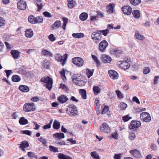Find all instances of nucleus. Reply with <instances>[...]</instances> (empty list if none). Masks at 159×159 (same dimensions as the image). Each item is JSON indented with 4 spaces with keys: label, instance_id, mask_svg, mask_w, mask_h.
<instances>
[{
    "label": "nucleus",
    "instance_id": "obj_5",
    "mask_svg": "<svg viewBox=\"0 0 159 159\" xmlns=\"http://www.w3.org/2000/svg\"><path fill=\"white\" fill-rule=\"evenodd\" d=\"M92 39L96 44H98L102 39V35L98 32H93L91 35Z\"/></svg>",
    "mask_w": 159,
    "mask_h": 159
},
{
    "label": "nucleus",
    "instance_id": "obj_56",
    "mask_svg": "<svg viewBox=\"0 0 159 159\" xmlns=\"http://www.w3.org/2000/svg\"><path fill=\"white\" fill-rule=\"evenodd\" d=\"M150 69L148 67H145L143 70V73L144 74H147L150 72Z\"/></svg>",
    "mask_w": 159,
    "mask_h": 159
},
{
    "label": "nucleus",
    "instance_id": "obj_53",
    "mask_svg": "<svg viewBox=\"0 0 159 159\" xmlns=\"http://www.w3.org/2000/svg\"><path fill=\"white\" fill-rule=\"evenodd\" d=\"M131 119V117H130L128 115L122 117V119L125 122Z\"/></svg>",
    "mask_w": 159,
    "mask_h": 159
},
{
    "label": "nucleus",
    "instance_id": "obj_46",
    "mask_svg": "<svg viewBox=\"0 0 159 159\" xmlns=\"http://www.w3.org/2000/svg\"><path fill=\"white\" fill-rule=\"evenodd\" d=\"M136 136L134 133H129V138L131 140H134L135 139Z\"/></svg>",
    "mask_w": 159,
    "mask_h": 159
},
{
    "label": "nucleus",
    "instance_id": "obj_59",
    "mask_svg": "<svg viewBox=\"0 0 159 159\" xmlns=\"http://www.w3.org/2000/svg\"><path fill=\"white\" fill-rule=\"evenodd\" d=\"M88 77L89 78L93 75V71L90 70H88V72L87 73Z\"/></svg>",
    "mask_w": 159,
    "mask_h": 159
},
{
    "label": "nucleus",
    "instance_id": "obj_57",
    "mask_svg": "<svg viewBox=\"0 0 159 159\" xmlns=\"http://www.w3.org/2000/svg\"><path fill=\"white\" fill-rule=\"evenodd\" d=\"M48 39L50 41L52 42L54 41L56 39V38L53 34H51L49 35Z\"/></svg>",
    "mask_w": 159,
    "mask_h": 159
},
{
    "label": "nucleus",
    "instance_id": "obj_30",
    "mask_svg": "<svg viewBox=\"0 0 159 159\" xmlns=\"http://www.w3.org/2000/svg\"><path fill=\"white\" fill-rule=\"evenodd\" d=\"M19 123L21 125H25L28 124V121L24 117H22L20 119Z\"/></svg>",
    "mask_w": 159,
    "mask_h": 159
},
{
    "label": "nucleus",
    "instance_id": "obj_1",
    "mask_svg": "<svg viewBox=\"0 0 159 159\" xmlns=\"http://www.w3.org/2000/svg\"><path fill=\"white\" fill-rule=\"evenodd\" d=\"M72 79L74 83L80 86H84L86 83L85 77L80 74H74L72 77Z\"/></svg>",
    "mask_w": 159,
    "mask_h": 159
},
{
    "label": "nucleus",
    "instance_id": "obj_20",
    "mask_svg": "<svg viewBox=\"0 0 159 159\" xmlns=\"http://www.w3.org/2000/svg\"><path fill=\"white\" fill-rule=\"evenodd\" d=\"M130 152L132 155L136 157H139L140 155V152L136 149L131 150L130 151Z\"/></svg>",
    "mask_w": 159,
    "mask_h": 159
},
{
    "label": "nucleus",
    "instance_id": "obj_50",
    "mask_svg": "<svg viewBox=\"0 0 159 159\" xmlns=\"http://www.w3.org/2000/svg\"><path fill=\"white\" fill-rule=\"evenodd\" d=\"M38 140L44 145L48 143L46 139L43 138L42 137H41L40 138H39Z\"/></svg>",
    "mask_w": 159,
    "mask_h": 159
},
{
    "label": "nucleus",
    "instance_id": "obj_11",
    "mask_svg": "<svg viewBox=\"0 0 159 159\" xmlns=\"http://www.w3.org/2000/svg\"><path fill=\"white\" fill-rule=\"evenodd\" d=\"M140 126L141 123L139 121L132 120L131 122L130 125L129 126V128L130 129L134 130Z\"/></svg>",
    "mask_w": 159,
    "mask_h": 159
},
{
    "label": "nucleus",
    "instance_id": "obj_48",
    "mask_svg": "<svg viewBox=\"0 0 159 159\" xmlns=\"http://www.w3.org/2000/svg\"><path fill=\"white\" fill-rule=\"evenodd\" d=\"M43 19L41 16H38L36 17L35 23H40L43 22Z\"/></svg>",
    "mask_w": 159,
    "mask_h": 159
},
{
    "label": "nucleus",
    "instance_id": "obj_38",
    "mask_svg": "<svg viewBox=\"0 0 159 159\" xmlns=\"http://www.w3.org/2000/svg\"><path fill=\"white\" fill-rule=\"evenodd\" d=\"M72 36L76 38H80L84 36V34L81 33H74L72 34Z\"/></svg>",
    "mask_w": 159,
    "mask_h": 159
},
{
    "label": "nucleus",
    "instance_id": "obj_6",
    "mask_svg": "<svg viewBox=\"0 0 159 159\" xmlns=\"http://www.w3.org/2000/svg\"><path fill=\"white\" fill-rule=\"evenodd\" d=\"M72 62L78 66H82L84 63V61L80 57H76L72 59Z\"/></svg>",
    "mask_w": 159,
    "mask_h": 159
},
{
    "label": "nucleus",
    "instance_id": "obj_55",
    "mask_svg": "<svg viewBox=\"0 0 159 159\" xmlns=\"http://www.w3.org/2000/svg\"><path fill=\"white\" fill-rule=\"evenodd\" d=\"M18 114L19 112H13L11 115L12 118L14 119H16L18 117Z\"/></svg>",
    "mask_w": 159,
    "mask_h": 159
},
{
    "label": "nucleus",
    "instance_id": "obj_15",
    "mask_svg": "<svg viewBox=\"0 0 159 159\" xmlns=\"http://www.w3.org/2000/svg\"><path fill=\"white\" fill-rule=\"evenodd\" d=\"M108 74L110 77L113 79H117L118 77V74L114 70H110Z\"/></svg>",
    "mask_w": 159,
    "mask_h": 159
},
{
    "label": "nucleus",
    "instance_id": "obj_41",
    "mask_svg": "<svg viewBox=\"0 0 159 159\" xmlns=\"http://www.w3.org/2000/svg\"><path fill=\"white\" fill-rule=\"evenodd\" d=\"M92 57L94 61L96 63L97 66L100 65V61L97 57L94 55H92Z\"/></svg>",
    "mask_w": 159,
    "mask_h": 159
},
{
    "label": "nucleus",
    "instance_id": "obj_19",
    "mask_svg": "<svg viewBox=\"0 0 159 159\" xmlns=\"http://www.w3.org/2000/svg\"><path fill=\"white\" fill-rule=\"evenodd\" d=\"M29 144L27 141H24L21 142L20 146V148L22 149V151H25V148H27L29 147Z\"/></svg>",
    "mask_w": 159,
    "mask_h": 159
},
{
    "label": "nucleus",
    "instance_id": "obj_21",
    "mask_svg": "<svg viewBox=\"0 0 159 159\" xmlns=\"http://www.w3.org/2000/svg\"><path fill=\"white\" fill-rule=\"evenodd\" d=\"M33 34V32L31 29H27L25 31V35L27 38H31Z\"/></svg>",
    "mask_w": 159,
    "mask_h": 159
},
{
    "label": "nucleus",
    "instance_id": "obj_45",
    "mask_svg": "<svg viewBox=\"0 0 159 159\" xmlns=\"http://www.w3.org/2000/svg\"><path fill=\"white\" fill-rule=\"evenodd\" d=\"M49 150L51 152H58V148L51 145L49 146Z\"/></svg>",
    "mask_w": 159,
    "mask_h": 159
},
{
    "label": "nucleus",
    "instance_id": "obj_8",
    "mask_svg": "<svg viewBox=\"0 0 159 159\" xmlns=\"http://www.w3.org/2000/svg\"><path fill=\"white\" fill-rule=\"evenodd\" d=\"M140 119L143 121L146 122H149L151 120L149 114L146 112H143L141 114Z\"/></svg>",
    "mask_w": 159,
    "mask_h": 159
},
{
    "label": "nucleus",
    "instance_id": "obj_43",
    "mask_svg": "<svg viewBox=\"0 0 159 159\" xmlns=\"http://www.w3.org/2000/svg\"><path fill=\"white\" fill-rule=\"evenodd\" d=\"M49 63L48 61L45 60L43 61L42 66L44 68L48 69L49 68Z\"/></svg>",
    "mask_w": 159,
    "mask_h": 159
},
{
    "label": "nucleus",
    "instance_id": "obj_26",
    "mask_svg": "<svg viewBox=\"0 0 159 159\" xmlns=\"http://www.w3.org/2000/svg\"><path fill=\"white\" fill-rule=\"evenodd\" d=\"M68 6L70 8H72L76 5V3L73 0H68Z\"/></svg>",
    "mask_w": 159,
    "mask_h": 159
},
{
    "label": "nucleus",
    "instance_id": "obj_36",
    "mask_svg": "<svg viewBox=\"0 0 159 159\" xmlns=\"http://www.w3.org/2000/svg\"><path fill=\"white\" fill-rule=\"evenodd\" d=\"M42 54L45 56H52V53L47 50H43L41 52Z\"/></svg>",
    "mask_w": 159,
    "mask_h": 159
},
{
    "label": "nucleus",
    "instance_id": "obj_64",
    "mask_svg": "<svg viewBox=\"0 0 159 159\" xmlns=\"http://www.w3.org/2000/svg\"><path fill=\"white\" fill-rule=\"evenodd\" d=\"M151 148L152 149L156 150H157V146L153 143L151 144Z\"/></svg>",
    "mask_w": 159,
    "mask_h": 159
},
{
    "label": "nucleus",
    "instance_id": "obj_52",
    "mask_svg": "<svg viewBox=\"0 0 159 159\" xmlns=\"http://www.w3.org/2000/svg\"><path fill=\"white\" fill-rule=\"evenodd\" d=\"M59 88L64 89L65 91H67L68 90L67 87L66 85L63 84H60Z\"/></svg>",
    "mask_w": 159,
    "mask_h": 159
},
{
    "label": "nucleus",
    "instance_id": "obj_61",
    "mask_svg": "<svg viewBox=\"0 0 159 159\" xmlns=\"http://www.w3.org/2000/svg\"><path fill=\"white\" fill-rule=\"evenodd\" d=\"M43 14L46 17H51L52 16L51 15L50 13L47 11L44 12L43 13Z\"/></svg>",
    "mask_w": 159,
    "mask_h": 159
},
{
    "label": "nucleus",
    "instance_id": "obj_4",
    "mask_svg": "<svg viewBox=\"0 0 159 159\" xmlns=\"http://www.w3.org/2000/svg\"><path fill=\"white\" fill-rule=\"evenodd\" d=\"M35 109L34 104L32 102L26 103L23 107V110L27 112L33 111Z\"/></svg>",
    "mask_w": 159,
    "mask_h": 159
},
{
    "label": "nucleus",
    "instance_id": "obj_14",
    "mask_svg": "<svg viewBox=\"0 0 159 159\" xmlns=\"http://www.w3.org/2000/svg\"><path fill=\"white\" fill-rule=\"evenodd\" d=\"M101 131L108 133L110 131V129L108 125L106 123H103L100 127Z\"/></svg>",
    "mask_w": 159,
    "mask_h": 159
},
{
    "label": "nucleus",
    "instance_id": "obj_33",
    "mask_svg": "<svg viewBox=\"0 0 159 159\" xmlns=\"http://www.w3.org/2000/svg\"><path fill=\"white\" fill-rule=\"evenodd\" d=\"M12 80L15 82H18L21 80L20 76L17 75H15L13 76L11 78Z\"/></svg>",
    "mask_w": 159,
    "mask_h": 159
},
{
    "label": "nucleus",
    "instance_id": "obj_51",
    "mask_svg": "<svg viewBox=\"0 0 159 159\" xmlns=\"http://www.w3.org/2000/svg\"><path fill=\"white\" fill-rule=\"evenodd\" d=\"M116 92L118 98H123V94L121 93V92L119 90H116Z\"/></svg>",
    "mask_w": 159,
    "mask_h": 159
},
{
    "label": "nucleus",
    "instance_id": "obj_16",
    "mask_svg": "<svg viewBox=\"0 0 159 159\" xmlns=\"http://www.w3.org/2000/svg\"><path fill=\"white\" fill-rule=\"evenodd\" d=\"M68 98L65 95H61L57 98L58 102L61 103H63L68 100Z\"/></svg>",
    "mask_w": 159,
    "mask_h": 159
},
{
    "label": "nucleus",
    "instance_id": "obj_58",
    "mask_svg": "<svg viewBox=\"0 0 159 159\" xmlns=\"http://www.w3.org/2000/svg\"><path fill=\"white\" fill-rule=\"evenodd\" d=\"M66 155L62 153H59L58 157L59 159H65Z\"/></svg>",
    "mask_w": 159,
    "mask_h": 159
},
{
    "label": "nucleus",
    "instance_id": "obj_22",
    "mask_svg": "<svg viewBox=\"0 0 159 159\" xmlns=\"http://www.w3.org/2000/svg\"><path fill=\"white\" fill-rule=\"evenodd\" d=\"M53 137L58 139H61L64 138L65 137V135L63 133H59L54 134Z\"/></svg>",
    "mask_w": 159,
    "mask_h": 159
},
{
    "label": "nucleus",
    "instance_id": "obj_3",
    "mask_svg": "<svg viewBox=\"0 0 159 159\" xmlns=\"http://www.w3.org/2000/svg\"><path fill=\"white\" fill-rule=\"evenodd\" d=\"M66 111L69 115L75 116L77 114L78 111L77 107L74 105H70L66 109Z\"/></svg>",
    "mask_w": 159,
    "mask_h": 159
},
{
    "label": "nucleus",
    "instance_id": "obj_39",
    "mask_svg": "<svg viewBox=\"0 0 159 159\" xmlns=\"http://www.w3.org/2000/svg\"><path fill=\"white\" fill-rule=\"evenodd\" d=\"M93 91L94 92V93H99L101 91L100 88L98 86H94L93 88Z\"/></svg>",
    "mask_w": 159,
    "mask_h": 159
},
{
    "label": "nucleus",
    "instance_id": "obj_13",
    "mask_svg": "<svg viewBox=\"0 0 159 159\" xmlns=\"http://www.w3.org/2000/svg\"><path fill=\"white\" fill-rule=\"evenodd\" d=\"M120 62V64L119 63V65H120V67L123 69L126 70L128 69L130 67L129 63L126 61H123L122 62H119V63Z\"/></svg>",
    "mask_w": 159,
    "mask_h": 159
},
{
    "label": "nucleus",
    "instance_id": "obj_54",
    "mask_svg": "<svg viewBox=\"0 0 159 159\" xmlns=\"http://www.w3.org/2000/svg\"><path fill=\"white\" fill-rule=\"evenodd\" d=\"M21 132L22 134H25L29 136L31 135V132L28 130H22L21 131Z\"/></svg>",
    "mask_w": 159,
    "mask_h": 159
},
{
    "label": "nucleus",
    "instance_id": "obj_63",
    "mask_svg": "<svg viewBox=\"0 0 159 159\" xmlns=\"http://www.w3.org/2000/svg\"><path fill=\"white\" fill-rule=\"evenodd\" d=\"M121 154H115L114 157L115 159H120Z\"/></svg>",
    "mask_w": 159,
    "mask_h": 159
},
{
    "label": "nucleus",
    "instance_id": "obj_10",
    "mask_svg": "<svg viewBox=\"0 0 159 159\" xmlns=\"http://www.w3.org/2000/svg\"><path fill=\"white\" fill-rule=\"evenodd\" d=\"M17 8L20 10H25L26 8V2L23 0H20L17 3Z\"/></svg>",
    "mask_w": 159,
    "mask_h": 159
},
{
    "label": "nucleus",
    "instance_id": "obj_31",
    "mask_svg": "<svg viewBox=\"0 0 159 159\" xmlns=\"http://www.w3.org/2000/svg\"><path fill=\"white\" fill-rule=\"evenodd\" d=\"M28 20L29 22L32 24H35L36 17L33 15L29 16L28 18Z\"/></svg>",
    "mask_w": 159,
    "mask_h": 159
},
{
    "label": "nucleus",
    "instance_id": "obj_34",
    "mask_svg": "<svg viewBox=\"0 0 159 159\" xmlns=\"http://www.w3.org/2000/svg\"><path fill=\"white\" fill-rule=\"evenodd\" d=\"M61 26V22L60 20L56 21L52 25L53 28H58Z\"/></svg>",
    "mask_w": 159,
    "mask_h": 159
},
{
    "label": "nucleus",
    "instance_id": "obj_42",
    "mask_svg": "<svg viewBox=\"0 0 159 159\" xmlns=\"http://www.w3.org/2000/svg\"><path fill=\"white\" fill-rule=\"evenodd\" d=\"M62 19L63 21V24L62 26V28L64 30H65L66 24L68 23V19L66 17H63L62 18Z\"/></svg>",
    "mask_w": 159,
    "mask_h": 159
},
{
    "label": "nucleus",
    "instance_id": "obj_60",
    "mask_svg": "<svg viewBox=\"0 0 159 159\" xmlns=\"http://www.w3.org/2000/svg\"><path fill=\"white\" fill-rule=\"evenodd\" d=\"M39 100V98L38 97H33L31 98V100L32 101L34 102H36L38 101Z\"/></svg>",
    "mask_w": 159,
    "mask_h": 159
},
{
    "label": "nucleus",
    "instance_id": "obj_23",
    "mask_svg": "<svg viewBox=\"0 0 159 159\" xmlns=\"http://www.w3.org/2000/svg\"><path fill=\"white\" fill-rule=\"evenodd\" d=\"M19 89L20 90L24 92H27L29 90V87L25 85H20Z\"/></svg>",
    "mask_w": 159,
    "mask_h": 159
},
{
    "label": "nucleus",
    "instance_id": "obj_49",
    "mask_svg": "<svg viewBox=\"0 0 159 159\" xmlns=\"http://www.w3.org/2000/svg\"><path fill=\"white\" fill-rule=\"evenodd\" d=\"M120 109L121 110H125L127 107V105L124 102H121L119 105Z\"/></svg>",
    "mask_w": 159,
    "mask_h": 159
},
{
    "label": "nucleus",
    "instance_id": "obj_40",
    "mask_svg": "<svg viewBox=\"0 0 159 159\" xmlns=\"http://www.w3.org/2000/svg\"><path fill=\"white\" fill-rule=\"evenodd\" d=\"M130 2L132 5L135 6L140 3L141 1V0H130Z\"/></svg>",
    "mask_w": 159,
    "mask_h": 159
},
{
    "label": "nucleus",
    "instance_id": "obj_32",
    "mask_svg": "<svg viewBox=\"0 0 159 159\" xmlns=\"http://www.w3.org/2000/svg\"><path fill=\"white\" fill-rule=\"evenodd\" d=\"M90 155L94 159H100V157L99 155L97 153L96 151L92 152Z\"/></svg>",
    "mask_w": 159,
    "mask_h": 159
},
{
    "label": "nucleus",
    "instance_id": "obj_62",
    "mask_svg": "<svg viewBox=\"0 0 159 159\" xmlns=\"http://www.w3.org/2000/svg\"><path fill=\"white\" fill-rule=\"evenodd\" d=\"M132 101L133 102H136L138 104H140V102L139 100L136 97H134L132 99Z\"/></svg>",
    "mask_w": 159,
    "mask_h": 159
},
{
    "label": "nucleus",
    "instance_id": "obj_2",
    "mask_svg": "<svg viewBox=\"0 0 159 159\" xmlns=\"http://www.w3.org/2000/svg\"><path fill=\"white\" fill-rule=\"evenodd\" d=\"M41 81L44 83H47L46 87L48 90H50L52 89L53 81L51 78L49 77H43L41 79Z\"/></svg>",
    "mask_w": 159,
    "mask_h": 159
},
{
    "label": "nucleus",
    "instance_id": "obj_9",
    "mask_svg": "<svg viewBox=\"0 0 159 159\" xmlns=\"http://www.w3.org/2000/svg\"><path fill=\"white\" fill-rule=\"evenodd\" d=\"M63 57L60 54H57L55 56V58L56 60L61 62L62 61V65L63 66L65 63L66 60L67 58V54H65L63 56Z\"/></svg>",
    "mask_w": 159,
    "mask_h": 159
},
{
    "label": "nucleus",
    "instance_id": "obj_47",
    "mask_svg": "<svg viewBox=\"0 0 159 159\" xmlns=\"http://www.w3.org/2000/svg\"><path fill=\"white\" fill-rule=\"evenodd\" d=\"M109 110V108L106 105H105L102 111V114H107Z\"/></svg>",
    "mask_w": 159,
    "mask_h": 159
},
{
    "label": "nucleus",
    "instance_id": "obj_24",
    "mask_svg": "<svg viewBox=\"0 0 159 159\" xmlns=\"http://www.w3.org/2000/svg\"><path fill=\"white\" fill-rule=\"evenodd\" d=\"M134 37L135 38L139 40H142L144 39V37L142 35H140L139 31L137 30L135 31Z\"/></svg>",
    "mask_w": 159,
    "mask_h": 159
},
{
    "label": "nucleus",
    "instance_id": "obj_18",
    "mask_svg": "<svg viewBox=\"0 0 159 159\" xmlns=\"http://www.w3.org/2000/svg\"><path fill=\"white\" fill-rule=\"evenodd\" d=\"M20 52L17 50H12L11 51V54L15 59H17L20 57Z\"/></svg>",
    "mask_w": 159,
    "mask_h": 159
},
{
    "label": "nucleus",
    "instance_id": "obj_25",
    "mask_svg": "<svg viewBox=\"0 0 159 159\" xmlns=\"http://www.w3.org/2000/svg\"><path fill=\"white\" fill-rule=\"evenodd\" d=\"M79 93L81 95L82 98L83 99L87 98V94L86 91L84 89H80L79 91Z\"/></svg>",
    "mask_w": 159,
    "mask_h": 159
},
{
    "label": "nucleus",
    "instance_id": "obj_44",
    "mask_svg": "<svg viewBox=\"0 0 159 159\" xmlns=\"http://www.w3.org/2000/svg\"><path fill=\"white\" fill-rule=\"evenodd\" d=\"M28 155L29 157L30 158H34L35 159H38V156L35 155V153L33 152H30L28 153Z\"/></svg>",
    "mask_w": 159,
    "mask_h": 159
},
{
    "label": "nucleus",
    "instance_id": "obj_17",
    "mask_svg": "<svg viewBox=\"0 0 159 159\" xmlns=\"http://www.w3.org/2000/svg\"><path fill=\"white\" fill-rule=\"evenodd\" d=\"M102 59L103 62L106 63H109L111 61V57L109 56L106 54L102 55Z\"/></svg>",
    "mask_w": 159,
    "mask_h": 159
},
{
    "label": "nucleus",
    "instance_id": "obj_12",
    "mask_svg": "<svg viewBox=\"0 0 159 159\" xmlns=\"http://www.w3.org/2000/svg\"><path fill=\"white\" fill-rule=\"evenodd\" d=\"M121 10L124 14L127 15H130L132 11L131 7L129 6H124L122 7Z\"/></svg>",
    "mask_w": 159,
    "mask_h": 159
},
{
    "label": "nucleus",
    "instance_id": "obj_35",
    "mask_svg": "<svg viewBox=\"0 0 159 159\" xmlns=\"http://www.w3.org/2000/svg\"><path fill=\"white\" fill-rule=\"evenodd\" d=\"M114 4H110L107 8V12L110 13H112L113 12V7L114 6Z\"/></svg>",
    "mask_w": 159,
    "mask_h": 159
},
{
    "label": "nucleus",
    "instance_id": "obj_27",
    "mask_svg": "<svg viewBox=\"0 0 159 159\" xmlns=\"http://www.w3.org/2000/svg\"><path fill=\"white\" fill-rule=\"evenodd\" d=\"M60 123L59 122L56 120H55L54 122L53 127L54 129H59L60 128Z\"/></svg>",
    "mask_w": 159,
    "mask_h": 159
},
{
    "label": "nucleus",
    "instance_id": "obj_37",
    "mask_svg": "<svg viewBox=\"0 0 159 159\" xmlns=\"http://www.w3.org/2000/svg\"><path fill=\"white\" fill-rule=\"evenodd\" d=\"M132 14L134 16L137 18H139L140 17V13L139 11L138 10H135L133 11Z\"/></svg>",
    "mask_w": 159,
    "mask_h": 159
},
{
    "label": "nucleus",
    "instance_id": "obj_29",
    "mask_svg": "<svg viewBox=\"0 0 159 159\" xmlns=\"http://www.w3.org/2000/svg\"><path fill=\"white\" fill-rule=\"evenodd\" d=\"M88 17V14L86 13L83 12L80 15V18L81 20L84 21L87 19Z\"/></svg>",
    "mask_w": 159,
    "mask_h": 159
},
{
    "label": "nucleus",
    "instance_id": "obj_7",
    "mask_svg": "<svg viewBox=\"0 0 159 159\" xmlns=\"http://www.w3.org/2000/svg\"><path fill=\"white\" fill-rule=\"evenodd\" d=\"M108 43L105 40H103L99 44L98 49L101 52L103 53L106 51V48L107 47Z\"/></svg>",
    "mask_w": 159,
    "mask_h": 159
},
{
    "label": "nucleus",
    "instance_id": "obj_28",
    "mask_svg": "<svg viewBox=\"0 0 159 159\" xmlns=\"http://www.w3.org/2000/svg\"><path fill=\"white\" fill-rule=\"evenodd\" d=\"M38 7V11H40L42 8V3L41 0H34Z\"/></svg>",
    "mask_w": 159,
    "mask_h": 159
}]
</instances>
